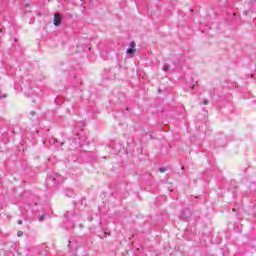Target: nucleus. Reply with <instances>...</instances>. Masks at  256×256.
Here are the masks:
<instances>
[{
    "mask_svg": "<svg viewBox=\"0 0 256 256\" xmlns=\"http://www.w3.org/2000/svg\"><path fill=\"white\" fill-rule=\"evenodd\" d=\"M61 21H63V16H61V14H55V16H54V25L56 27H59V25H61Z\"/></svg>",
    "mask_w": 256,
    "mask_h": 256,
    "instance_id": "nucleus-1",
    "label": "nucleus"
},
{
    "mask_svg": "<svg viewBox=\"0 0 256 256\" xmlns=\"http://www.w3.org/2000/svg\"><path fill=\"white\" fill-rule=\"evenodd\" d=\"M129 47H130V48H128V49L126 50V54H127V55H133V53H135V47H136L135 42H131V43L129 44Z\"/></svg>",
    "mask_w": 256,
    "mask_h": 256,
    "instance_id": "nucleus-2",
    "label": "nucleus"
},
{
    "mask_svg": "<svg viewBox=\"0 0 256 256\" xmlns=\"http://www.w3.org/2000/svg\"><path fill=\"white\" fill-rule=\"evenodd\" d=\"M162 69L163 71H169V69H171V66H169V64H164Z\"/></svg>",
    "mask_w": 256,
    "mask_h": 256,
    "instance_id": "nucleus-3",
    "label": "nucleus"
},
{
    "mask_svg": "<svg viewBox=\"0 0 256 256\" xmlns=\"http://www.w3.org/2000/svg\"><path fill=\"white\" fill-rule=\"evenodd\" d=\"M17 235H18V237H23V231H21V230L18 231V232H17Z\"/></svg>",
    "mask_w": 256,
    "mask_h": 256,
    "instance_id": "nucleus-4",
    "label": "nucleus"
},
{
    "mask_svg": "<svg viewBox=\"0 0 256 256\" xmlns=\"http://www.w3.org/2000/svg\"><path fill=\"white\" fill-rule=\"evenodd\" d=\"M160 173H165V168H159Z\"/></svg>",
    "mask_w": 256,
    "mask_h": 256,
    "instance_id": "nucleus-5",
    "label": "nucleus"
},
{
    "mask_svg": "<svg viewBox=\"0 0 256 256\" xmlns=\"http://www.w3.org/2000/svg\"><path fill=\"white\" fill-rule=\"evenodd\" d=\"M43 219H45V216H41V217L39 218L40 221H43Z\"/></svg>",
    "mask_w": 256,
    "mask_h": 256,
    "instance_id": "nucleus-6",
    "label": "nucleus"
},
{
    "mask_svg": "<svg viewBox=\"0 0 256 256\" xmlns=\"http://www.w3.org/2000/svg\"><path fill=\"white\" fill-rule=\"evenodd\" d=\"M18 225H23V221L19 220Z\"/></svg>",
    "mask_w": 256,
    "mask_h": 256,
    "instance_id": "nucleus-7",
    "label": "nucleus"
},
{
    "mask_svg": "<svg viewBox=\"0 0 256 256\" xmlns=\"http://www.w3.org/2000/svg\"><path fill=\"white\" fill-rule=\"evenodd\" d=\"M180 217H181V219H187V216H184V215H182Z\"/></svg>",
    "mask_w": 256,
    "mask_h": 256,
    "instance_id": "nucleus-8",
    "label": "nucleus"
},
{
    "mask_svg": "<svg viewBox=\"0 0 256 256\" xmlns=\"http://www.w3.org/2000/svg\"><path fill=\"white\" fill-rule=\"evenodd\" d=\"M5 97H7V95H4V96L0 97V99H5Z\"/></svg>",
    "mask_w": 256,
    "mask_h": 256,
    "instance_id": "nucleus-9",
    "label": "nucleus"
},
{
    "mask_svg": "<svg viewBox=\"0 0 256 256\" xmlns=\"http://www.w3.org/2000/svg\"><path fill=\"white\" fill-rule=\"evenodd\" d=\"M190 214H191V212H189V211L186 212V215H190Z\"/></svg>",
    "mask_w": 256,
    "mask_h": 256,
    "instance_id": "nucleus-10",
    "label": "nucleus"
},
{
    "mask_svg": "<svg viewBox=\"0 0 256 256\" xmlns=\"http://www.w3.org/2000/svg\"><path fill=\"white\" fill-rule=\"evenodd\" d=\"M204 105H207V100L204 101Z\"/></svg>",
    "mask_w": 256,
    "mask_h": 256,
    "instance_id": "nucleus-11",
    "label": "nucleus"
},
{
    "mask_svg": "<svg viewBox=\"0 0 256 256\" xmlns=\"http://www.w3.org/2000/svg\"><path fill=\"white\" fill-rule=\"evenodd\" d=\"M181 169H182V170L185 169V166H182Z\"/></svg>",
    "mask_w": 256,
    "mask_h": 256,
    "instance_id": "nucleus-12",
    "label": "nucleus"
},
{
    "mask_svg": "<svg viewBox=\"0 0 256 256\" xmlns=\"http://www.w3.org/2000/svg\"><path fill=\"white\" fill-rule=\"evenodd\" d=\"M244 13H245V15H247V11H245Z\"/></svg>",
    "mask_w": 256,
    "mask_h": 256,
    "instance_id": "nucleus-13",
    "label": "nucleus"
},
{
    "mask_svg": "<svg viewBox=\"0 0 256 256\" xmlns=\"http://www.w3.org/2000/svg\"><path fill=\"white\" fill-rule=\"evenodd\" d=\"M3 30L2 29H0V32H2Z\"/></svg>",
    "mask_w": 256,
    "mask_h": 256,
    "instance_id": "nucleus-14",
    "label": "nucleus"
}]
</instances>
